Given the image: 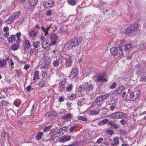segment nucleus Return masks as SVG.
<instances>
[{"label":"nucleus","instance_id":"nucleus-1","mask_svg":"<svg viewBox=\"0 0 146 146\" xmlns=\"http://www.w3.org/2000/svg\"><path fill=\"white\" fill-rule=\"evenodd\" d=\"M129 96L126 95L125 100L126 101H134L138 99L141 96L140 92L137 90L131 92V89H129L128 90Z\"/></svg>","mask_w":146,"mask_h":146},{"label":"nucleus","instance_id":"nucleus-2","mask_svg":"<svg viewBox=\"0 0 146 146\" xmlns=\"http://www.w3.org/2000/svg\"><path fill=\"white\" fill-rule=\"evenodd\" d=\"M81 41L79 38H74L70 41L69 43L65 44L64 48V50L69 51V49L78 46Z\"/></svg>","mask_w":146,"mask_h":146},{"label":"nucleus","instance_id":"nucleus-3","mask_svg":"<svg viewBox=\"0 0 146 146\" xmlns=\"http://www.w3.org/2000/svg\"><path fill=\"white\" fill-rule=\"evenodd\" d=\"M138 27V26L137 24H133L126 28L125 30V33L128 36H132L136 35L137 32V30Z\"/></svg>","mask_w":146,"mask_h":146},{"label":"nucleus","instance_id":"nucleus-4","mask_svg":"<svg viewBox=\"0 0 146 146\" xmlns=\"http://www.w3.org/2000/svg\"><path fill=\"white\" fill-rule=\"evenodd\" d=\"M94 85L93 84L89 82H86L80 86L78 91L79 92L86 90V91H91L93 90Z\"/></svg>","mask_w":146,"mask_h":146},{"label":"nucleus","instance_id":"nucleus-5","mask_svg":"<svg viewBox=\"0 0 146 146\" xmlns=\"http://www.w3.org/2000/svg\"><path fill=\"white\" fill-rule=\"evenodd\" d=\"M56 115L55 111H52L47 113L46 115L45 118L46 121L49 122L52 120L54 117Z\"/></svg>","mask_w":146,"mask_h":146},{"label":"nucleus","instance_id":"nucleus-6","mask_svg":"<svg viewBox=\"0 0 146 146\" xmlns=\"http://www.w3.org/2000/svg\"><path fill=\"white\" fill-rule=\"evenodd\" d=\"M58 40V37L56 34L53 33L50 36V40L51 42L50 45H53L56 44Z\"/></svg>","mask_w":146,"mask_h":146},{"label":"nucleus","instance_id":"nucleus-7","mask_svg":"<svg viewBox=\"0 0 146 146\" xmlns=\"http://www.w3.org/2000/svg\"><path fill=\"white\" fill-rule=\"evenodd\" d=\"M64 59L66 61L65 67L66 68L70 66L72 64V60L70 55L66 56L64 57Z\"/></svg>","mask_w":146,"mask_h":146},{"label":"nucleus","instance_id":"nucleus-8","mask_svg":"<svg viewBox=\"0 0 146 146\" xmlns=\"http://www.w3.org/2000/svg\"><path fill=\"white\" fill-rule=\"evenodd\" d=\"M131 48V44H128L125 45H123L119 46V50L122 52V55H123V51L127 50L130 49Z\"/></svg>","mask_w":146,"mask_h":146},{"label":"nucleus","instance_id":"nucleus-9","mask_svg":"<svg viewBox=\"0 0 146 146\" xmlns=\"http://www.w3.org/2000/svg\"><path fill=\"white\" fill-rule=\"evenodd\" d=\"M42 42V47L46 50H48L50 48V44L49 43L48 41L47 40H43Z\"/></svg>","mask_w":146,"mask_h":146},{"label":"nucleus","instance_id":"nucleus-10","mask_svg":"<svg viewBox=\"0 0 146 146\" xmlns=\"http://www.w3.org/2000/svg\"><path fill=\"white\" fill-rule=\"evenodd\" d=\"M24 45L23 46V49L24 51H26L28 50L30 48L31 46V44L29 41L26 38L24 39Z\"/></svg>","mask_w":146,"mask_h":146},{"label":"nucleus","instance_id":"nucleus-11","mask_svg":"<svg viewBox=\"0 0 146 146\" xmlns=\"http://www.w3.org/2000/svg\"><path fill=\"white\" fill-rule=\"evenodd\" d=\"M54 5V2L52 1L45 2L43 4V5L44 7H52Z\"/></svg>","mask_w":146,"mask_h":146},{"label":"nucleus","instance_id":"nucleus-12","mask_svg":"<svg viewBox=\"0 0 146 146\" xmlns=\"http://www.w3.org/2000/svg\"><path fill=\"white\" fill-rule=\"evenodd\" d=\"M72 118V114L70 113H69L64 115L62 116V118L64 120H67Z\"/></svg>","mask_w":146,"mask_h":146},{"label":"nucleus","instance_id":"nucleus-13","mask_svg":"<svg viewBox=\"0 0 146 146\" xmlns=\"http://www.w3.org/2000/svg\"><path fill=\"white\" fill-rule=\"evenodd\" d=\"M59 32L61 35H65L68 33V31L66 27H62L59 30Z\"/></svg>","mask_w":146,"mask_h":146},{"label":"nucleus","instance_id":"nucleus-14","mask_svg":"<svg viewBox=\"0 0 146 146\" xmlns=\"http://www.w3.org/2000/svg\"><path fill=\"white\" fill-rule=\"evenodd\" d=\"M71 139V137L70 136H67L61 137L60 138V140L61 142L63 143H64L67 141L70 140Z\"/></svg>","mask_w":146,"mask_h":146},{"label":"nucleus","instance_id":"nucleus-15","mask_svg":"<svg viewBox=\"0 0 146 146\" xmlns=\"http://www.w3.org/2000/svg\"><path fill=\"white\" fill-rule=\"evenodd\" d=\"M107 5L104 2H102L100 3L99 7L101 10H104L105 11H108V9H106Z\"/></svg>","mask_w":146,"mask_h":146},{"label":"nucleus","instance_id":"nucleus-16","mask_svg":"<svg viewBox=\"0 0 146 146\" xmlns=\"http://www.w3.org/2000/svg\"><path fill=\"white\" fill-rule=\"evenodd\" d=\"M29 5L31 7L35 6L38 3V0H27Z\"/></svg>","mask_w":146,"mask_h":146},{"label":"nucleus","instance_id":"nucleus-17","mask_svg":"<svg viewBox=\"0 0 146 146\" xmlns=\"http://www.w3.org/2000/svg\"><path fill=\"white\" fill-rule=\"evenodd\" d=\"M97 81L98 82H100L102 81H104V82H107V80L106 78H105L104 77V75H100L98 77Z\"/></svg>","mask_w":146,"mask_h":146},{"label":"nucleus","instance_id":"nucleus-18","mask_svg":"<svg viewBox=\"0 0 146 146\" xmlns=\"http://www.w3.org/2000/svg\"><path fill=\"white\" fill-rule=\"evenodd\" d=\"M118 48L117 47L112 48L110 49V52L111 54L114 56L116 55L118 52Z\"/></svg>","mask_w":146,"mask_h":146},{"label":"nucleus","instance_id":"nucleus-19","mask_svg":"<svg viewBox=\"0 0 146 146\" xmlns=\"http://www.w3.org/2000/svg\"><path fill=\"white\" fill-rule=\"evenodd\" d=\"M52 24H50L48 27H46L44 28L43 27H42L41 29L43 32H44V34L45 36H46L47 35H48V31L49 30L50 27L52 26Z\"/></svg>","mask_w":146,"mask_h":146},{"label":"nucleus","instance_id":"nucleus-20","mask_svg":"<svg viewBox=\"0 0 146 146\" xmlns=\"http://www.w3.org/2000/svg\"><path fill=\"white\" fill-rule=\"evenodd\" d=\"M7 65V61L5 59L2 60L0 58V67L4 68Z\"/></svg>","mask_w":146,"mask_h":146},{"label":"nucleus","instance_id":"nucleus-21","mask_svg":"<svg viewBox=\"0 0 146 146\" xmlns=\"http://www.w3.org/2000/svg\"><path fill=\"white\" fill-rule=\"evenodd\" d=\"M21 36V33L20 32H18L16 33L15 36L17 39L16 41L18 43H20L22 42V39L20 38Z\"/></svg>","mask_w":146,"mask_h":146},{"label":"nucleus","instance_id":"nucleus-22","mask_svg":"<svg viewBox=\"0 0 146 146\" xmlns=\"http://www.w3.org/2000/svg\"><path fill=\"white\" fill-rule=\"evenodd\" d=\"M125 88L123 86H121L120 87L118 88L114 92L115 94H120L122 92L124 89Z\"/></svg>","mask_w":146,"mask_h":146},{"label":"nucleus","instance_id":"nucleus-23","mask_svg":"<svg viewBox=\"0 0 146 146\" xmlns=\"http://www.w3.org/2000/svg\"><path fill=\"white\" fill-rule=\"evenodd\" d=\"M100 111V110H91L90 111V113L92 115H98Z\"/></svg>","mask_w":146,"mask_h":146},{"label":"nucleus","instance_id":"nucleus-24","mask_svg":"<svg viewBox=\"0 0 146 146\" xmlns=\"http://www.w3.org/2000/svg\"><path fill=\"white\" fill-rule=\"evenodd\" d=\"M39 72L38 71H36L35 72L33 79V80H37L39 79Z\"/></svg>","mask_w":146,"mask_h":146},{"label":"nucleus","instance_id":"nucleus-25","mask_svg":"<svg viewBox=\"0 0 146 146\" xmlns=\"http://www.w3.org/2000/svg\"><path fill=\"white\" fill-rule=\"evenodd\" d=\"M14 21L13 16H11L5 21V23L6 24H9L13 23Z\"/></svg>","mask_w":146,"mask_h":146},{"label":"nucleus","instance_id":"nucleus-26","mask_svg":"<svg viewBox=\"0 0 146 146\" xmlns=\"http://www.w3.org/2000/svg\"><path fill=\"white\" fill-rule=\"evenodd\" d=\"M29 34L31 36H35L38 35V32L35 31L30 30L29 32Z\"/></svg>","mask_w":146,"mask_h":146},{"label":"nucleus","instance_id":"nucleus-27","mask_svg":"<svg viewBox=\"0 0 146 146\" xmlns=\"http://www.w3.org/2000/svg\"><path fill=\"white\" fill-rule=\"evenodd\" d=\"M7 59V60L8 63L9 64V66L11 67V68H14L13 66L14 65V63L13 62V60L11 59V58L9 56H8Z\"/></svg>","mask_w":146,"mask_h":146},{"label":"nucleus","instance_id":"nucleus-28","mask_svg":"<svg viewBox=\"0 0 146 146\" xmlns=\"http://www.w3.org/2000/svg\"><path fill=\"white\" fill-rule=\"evenodd\" d=\"M19 46V44H14L11 46V48L13 50L16 51L18 49Z\"/></svg>","mask_w":146,"mask_h":146},{"label":"nucleus","instance_id":"nucleus-29","mask_svg":"<svg viewBox=\"0 0 146 146\" xmlns=\"http://www.w3.org/2000/svg\"><path fill=\"white\" fill-rule=\"evenodd\" d=\"M21 15V13L20 11L16 12L15 13H13V18H14V20L18 18L19 16Z\"/></svg>","mask_w":146,"mask_h":146},{"label":"nucleus","instance_id":"nucleus-30","mask_svg":"<svg viewBox=\"0 0 146 146\" xmlns=\"http://www.w3.org/2000/svg\"><path fill=\"white\" fill-rule=\"evenodd\" d=\"M119 143V139L118 137H115L113 139V141L111 143V145L114 146V145H117Z\"/></svg>","mask_w":146,"mask_h":146},{"label":"nucleus","instance_id":"nucleus-31","mask_svg":"<svg viewBox=\"0 0 146 146\" xmlns=\"http://www.w3.org/2000/svg\"><path fill=\"white\" fill-rule=\"evenodd\" d=\"M51 62V60H50L48 62V63L45 64L44 66H42L40 67V69H48V68L49 67V65L50 64Z\"/></svg>","mask_w":146,"mask_h":146},{"label":"nucleus","instance_id":"nucleus-32","mask_svg":"<svg viewBox=\"0 0 146 146\" xmlns=\"http://www.w3.org/2000/svg\"><path fill=\"white\" fill-rule=\"evenodd\" d=\"M119 118H126L127 117V115L126 113L122 112H119Z\"/></svg>","mask_w":146,"mask_h":146},{"label":"nucleus","instance_id":"nucleus-33","mask_svg":"<svg viewBox=\"0 0 146 146\" xmlns=\"http://www.w3.org/2000/svg\"><path fill=\"white\" fill-rule=\"evenodd\" d=\"M40 43L38 41H35L33 43V46L35 48H38L40 46Z\"/></svg>","mask_w":146,"mask_h":146},{"label":"nucleus","instance_id":"nucleus-34","mask_svg":"<svg viewBox=\"0 0 146 146\" xmlns=\"http://www.w3.org/2000/svg\"><path fill=\"white\" fill-rule=\"evenodd\" d=\"M60 59V58L53 62V65L54 67H57L59 65V61Z\"/></svg>","mask_w":146,"mask_h":146},{"label":"nucleus","instance_id":"nucleus-35","mask_svg":"<svg viewBox=\"0 0 146 146\" xmlns=\"http://www.w3.org/2000/svg\"><path fill=\"white\" fill-rule=\"evenodd\" d=\"M78 70L77 68H74L72 70L71 72L72 75L74 76H76L78 74Z\"/></svg>","mask_w":146,"mask_h":146},{"label":"nucleus","instance_id":"nucleus-36","mask_svg":"<svg viewBox=\"0 0 146 146\" xmlns=\"http://www.w3.org/2000/svg\"><path fill=\"white\" fill-rule=\"evenodd\" d=\"M62 133V132L60 131V129H59L56 131L54 134V136L56 137H58L60 136Z\"/></svg>","mask_w":146,"mask_h":146},{"label":"nucleus","instance_id":"nucleus-37","mask_svg":"<svg viewBox=\"0 0 146 146\" xmlns=\"http://www.w3.org/2000/svg\"><path fill=\"white\" fill-rule=\"evenodd\" d=\"M119 112H116L111 115L112 117L115 118H119Z\"/></svg>","mask_w":146,"mask_h":146},{"label":"nucleus","instance_id":"nucleus-38","mask_svg":"<svg viewBox=\"0 0 146 146\" xmlns=\"http://www.w3.org/2000/svg\"><path fill=\"white\" fill-rule=\"evenodd\" d=\"M43 135V133L42 132H41L37 134V135L36 136V137L37 139L39 140L41 138Z\"/></svg>","mask_w":146,"mask_h":146},{"label":"nucleus","instance_id":"nucleus-39","mask_svg":"<svg viewBox=\"0 0 146 146\" xmlns=\"http://www.w3.org/2000/svg\"><path fill=\"white\" fill-rule=\"evenodd\" d=\"M68 4L72 6H74L76 4V1L75 0H69Z\"/></svg>","mask_w":146,"mask_h":146},{"label":"nucleus","instance_id":"nucleus-40","mask_svg":"<svg viewBox=\"0 0 146 146\" xmlns=\"http://www.w3.org/2000/svg\"><path fill=\"white\" fill-rule=\"evenodd\" d=\"M52 126V125H50L45 127L43 129V131L44 132H46L47 131H49L51 129Z\"/></svg>","mask_w":146,"mask_h":146},{"label":"nucleus","instance_id":"nucleus-41","mask_svg":"<svg viewBox=\"0 0 146 146\" xmlns=\"http://www.w3.org/2000/svg\"><path fill=\"white\" fill-rule=\"evenodd\" d=\"M77 118L79 120H81L83 121H86L87 120L86 118L81 116H78Z\"/></svg>","mask_w":146,"mask_h":146},{"label":"nucleus","instance_id":"nucleus-42","mask_svg":"<svg viewBox=\"0 0 146 146\" xmlns=\"http://www.w3.org/2000/svg\"><path fill=\"white\" fill-rule=\"evenodd\" d=\"M67 84V82L65 81H63L61 82L60 84V87H62L63 88L65 87V85Z\"/></svg>","mask_w":146,"mask_h":146},{"label":"nucleus","instance_id":"nucleus-43","mask_svg":"<svg viewBox=\"0 0 146 146\" xmlns=\"http://www.w3.org/2000/svg\"><path fill=\"white\" fill-rule=\"evenodd\" d=\"M52 11L51 9L48 10L45 13V15L47 16H50L52 14Z\"/></svg>","mask_w":146,"mask_h":146},{"label":"nucleus","instance_id":"nucleus-44","mask_svg":"<svg viewBox=\"0 0 146 146\" xmlns=\"http://www.w3.org/2000/svg\"><path fill=\"white\" fill-rule=\"evenodd\" d=\"M9 104V102L7 101L2 100L1 103V104L2 106H5Z\"/></svg>","mask_w":146,"mask_h":146},{"label":"nucleus","instance_id":"nucleus-45","mask_svg":"<svg viewBox=\"0 0 146 146\" xmlns=\"http://www.w3.org/2000/svg\"><path fill=\"white\" fill-rule=\"evenodd\" d=\"M116 84L115 82H113L110 86V88L111 89H113L116 87Z\"/></svg>","mask_w":146,"mask_h":146},{"label":"nucleus","instance_id":"nucleus-46","mask_svg":"<svg viewBox=\"0 0 146 146\" xmlns=\"http://www.w3.org/2000/svg\"><path fill=\"white\" fill-rule=\"evenodd\" d=\"M32 83L30 84V85L28 86L26 88V90L28 92H29L31 90H32L33 89V88H31V85H32Z\"/></svg>","mask_w":146,"mask_h":146},{"label":"nucleus","instance_id":"nucleus-47","mask_svg":"<svg viewBox=\"0 0 146 146\" xmlns=\"http://www.w3.org/2000/svg\"><path fill=\"white\" fill-rule=\"evenodd\" d=\"M103 100L100 96L98 97L96 99V101L97 102H98Z\"/></svg>","mask_w":146,"mask_h":146},{"label":"nucleus","instance_id":"nucleus-48","mask_svg":"<svg viewBox=\"0 0 146 146\" xmlns=\"http://www.w3.org/2000/svg\"><path fill=\"white\" fill-rule=\"evenodd\" d=\"M72 84H70L69 86L67 87L66 90L68 92L72 90Z\"/></svg>","mask_w":146,"mask_h":146},{"label":"nucleus","instance_id":"nucleus-49","mask_svg":"<svg viewBox=\"0 0 146 146\" xmlns=\"http://www.w3.org/2000/svg\"><path fill=\"white\" fill-rule=\"evenodd\" d=\"M140 80L143 82L146 81V76H142L140 78Z\"/></svg>","mask_w":146,"mask_h":146},{"label":"nucleus","instance_id":"nucleus-50","mask_svg":"<svg viewBox=\"0 0 146 146\" xmlns=\"http://www.w3.org/2000/svg\"><path fill=\"white\" fill-rule=\"evenodd\" d=\"M36 51V50L35 48H33L31 49L30 50V54H34L35 53Z\"/></svg>","mask_w":146,"mask_h":146},{"label":"nucleus","instance_id":"nucleus-51","mask_svg":"<svg viewBox=\"0 0 146 146\" xmlns=\"http://www.w3.org/2000/svg\"><path fill=\"white\" fill-rule=\"evenodd\" d=\"M76 97V95L74 94H72L69 97V99L70 100H73Z\"/></svg>","mask_w":146,"mask_h":146},{"label":"nucleus","instance_id":"nucleus-52","mask_svg":"<svg viewBox=\"0 0 146 146\" xmlns=\"http://www.w3.org/2000/svg\"><path fill=\"white\" fill-rule=\"evenodd\" d=\"M67 129V127H64L60 129V131L62 132V134H63L64 132H65Z\"/></svg>","mask_w":146,"mask_h":146},{"label":"nucleus","instance_id":"nucleus-53","mask_svg":"<svg viewBox=\"0 0 146 146\" xmlns=\"http://www.w3.org/2000/svg\"><path fill=\"white\" fill-rule=\"evenodd\" d=\"M109 120L108 119H105L101 121V122L102 124H104L108 122Z\"/></svg>","mask_w":146,"mask_h":146},{"label":"nucleus","instance_id":"nucleus-54","mask_svg":"<svg viewBox=\"0 0 146 146\" xmlns=\"http://www.w3.org/2000/svg\"><path fill=\"white\" fill-rule=\"evenodd\" d=\"M13 104L17 107H19L20 106V103L18 102L17 101H15L13 102Z\"/></svg>","mask_w":146,"mask_h":146},{"label":"nucleus","instance_id":"nucleus-55","mask_svg":"<svg viewBox=\"0 0 146 146\" xmlns=\"http://www.w3.org/2000/svg\"><path fill=\"white\" fill-rule=\"evenodd\" d=\"M116 106V105L115 104H113L110 106V110L111 111H113L114 110L115 107Z\"/></svg>","mask_w":146,"mask_h":146},{"label":"nucleus","instance_id":"nucleus-56","mask_svg":"<svg viewBox=\"0 0 146 146\" xmlns=\"http://www.w3.org/2000/svg\"><path fill=\"white\" fill-rule=\"evenodd\" d=\"M42 75L43 77H45L47 76V74L45 70L42 72Z\"/></svg>","mask_w":146,"mask_h":146},{"label":"nucleus","instance_id":"nucleus-57","mask_svg":"<svg viewBox=\"0 0 146 146\" xmlns=\"http://www.w3.org/2000/svg\"><path fill=\"white\" fill-rule=\"evenodd\" d=\"M9 28L8 27H4L3 29V31L4 32H7V31H9Z\"/></svg>","mask_w":146,"mask_h":146},{"label":"nucleus","instance_id":"nucleus-58","mask_svg":"<svg viewBox=\"0 0 146 146\" xmlns=\"http://www.w3.org/2000/svg\"><path fill=\"white\" fill-rule=\"evenodd\" d=\"M64 98L62 96H60L58 99V101L59 102H61L64 101Z\"/></svg>","mask_w":146,"mask_h":146},{"label":"nucleus","instance_id":"nucleus-59","mask_svg":"<svg viewBox=\"0 0 146 146\" xmlns=\"http://www.w3.org/2000/svg\"><path fill=\"white\" fill-rule=\"evenodd\" d=\"M107 133L111 135L113 133V132L112 130H110L107 131Z\"/></svg>","mask_w":146,"mask_h":146},{"label":"nucleus","instance_id":"nucleus-60","mask_svg":"<svg viewBox=\"0 0 146 146\" xmlns=\"http://www.w3.org/2000/svg\"><path fill=\"white\" fill-rule=\"evenodd\" d=\"M4 32V35L5 36V37H6V38H7L8 36H9V31H7V32Z\"/></svg>","mask_w":146,"mask_h":146},{"label":"nucleus","instance_id":"nucleus-61","mask_svg":"<svg viewBox=\"0 0 146 146\" xmlns=\"http://www.w3.org/2000/svg\"><path fill=\"white\" fill-rule=\"evenodd\" d=\"M108 96V95L107 94H106V95L100 96L101 97V98L102 99V100H103L107 98Z\"/></svg>","mask_w":146,"mask_h":146},{"label":"nucleus","instance_id":"nucleus-62","mask_svg":"<svg viewBox=\"0 0 146 146\" xmlns=\"http://www.w3.org/2000/svg\"><path fill=\"white\" fill-rule=\"evenodd\" d=\"M7 40L9 43H11L13 42V40L11 36L8 38Z\"/></svg>","mask_w":146,"mask_h":146},{"label":"nucleus","instance_id":"nucleus-63","mask_svg":"<svg viewBox=\"0 0 146 146\" xmlns=\"http://www.w3.org/2000/svg\"><path fill=\"white\" fill-rule=\"evenodd\" d=\"M30 68V66L28 64H25L24 67V69L27 70Z\"/></svg>","mask_w":146,"mask_h":146},{"label":"nucleus","instance_id":"nucleus-64","mask_svg":"<svg viewBox=\"0 0 146 146\" xmlns=\"http://www.w3.org/2000/svg\"><path fill=\"white\" fill-rule=\"evenodd\" d=\"M103 140V138L102 137H100L98 139L97 141V142L98 143H101V142Z\"/></svg>","mask_w":146,"mask_h":146}]
</instances>
